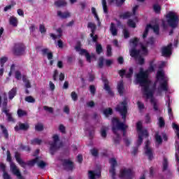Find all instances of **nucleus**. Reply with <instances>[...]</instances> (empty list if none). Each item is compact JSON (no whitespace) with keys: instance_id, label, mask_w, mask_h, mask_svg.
<instances>
[{"instance_id":"30","label":"nucleus","mask_w":179,"mask_h":179,"mask_svg":"<svg viewBox=\"0 0 179 179\" xmlns=\"http://www.w3.org/2000/svg\"><path fill=\"white\" fill-rule=\"evenodd\" d=\"M57 16H59V17L61 19H66L70 17L71 14L68 12L62 13L61 11H57Z\"/></svg>"},{"instance_id":"21","label":"nucleus","mask_w":179,"mask_h":179,"mask_svg":"<svg viewBox=\"0 0 179 179\" xmlns=\"http://www.w3.org/2000/svg\"><path fill=\"white\" fill-rule=\"evenodd\" d=\"M117 89L120 96H124V90H125V88L124 87L123 80H121L117 83Z\"/></svg>"},{"instance_id":"52","label":"nucleus","mask_w":179,"mask_h":179,"mask_svg":"<svg viewBox=\"0 0 179 179\" xmlns=\"http://www.w3.org/2000/svg\"><path fill=\"white\" fill-rule=\"evenodd\" d=\"M153 10L155 13H160V10H162V7L159 4H155L153 6Z\"/></svg>"},{"instance_id":"62","label":"nucleus","mask_w":179,"mask_h":179,"mask_svg":"<svg viewBox=\"0 0 179 179\" xmlns=\"http://www.w3.org/2000/svg\"><path fill=\"white\" fill-rule=\"evenodd\" d=\"M130 43L133 44L134 47H136V45H138V43H139V39L138 38H134L130 40Z\"/></svg>"},{"instance_id":"8","label":"nucleus","mask_w":179,"mask_h":179,"mask_svg":"<svg viewBox=\"0 0 179 179\" xmlns=\"http://www.w3.org/2000/svg\"><path fill=\"white\" fill-rule=\"evenodd\" d=\"M25 51L26 45L22 43H15L12 49V52L15 57H22Z\"/></svg>"},{"instance_id":"3","label":"nucleus","mask_w":179,"mask_h":179,"mask_svg":"<svg viewBox=\"0 0 179 179\" xmlns=\"http://www.w3.org/2000/svg\"><path fill=\"white\" fill-rule=\"evenodd\" d=\"M0 107H2L1 111L6 114L8 121L9 122H15V119L12 117V113H9V109H8V95L6 92L3 94V101L2 96L0 95Z\"/></svg>"},{"instance_id":"29","label":"nucleus","mask_w":179,"mask_h":179,"mask_svg":"<svg viewBox=\"0 0 179 179\" xmlns=\"http://www.w3.org/2000/svg\"><path fill=\"white\" fill-rule=\"evenodd\" d=\"M152 27V24H148L145 27V31L142 35L143 40H145L146 37H148V35L149 34V30Z\"/></svg>"},{"instance_id":"56","label":"nucleus","mask_w":179,"mask_h":179,"mask_svg":"<svg viewBox=\"0 0 179 179\" xmlns=\"http://www.w3.org/2000/svg\"><path fill=\"white\" fill-rule=\"evenodd\" d=\"M25 101L27 103H36V99L31 96H28L25 97Z\"/></svg>"},{"instance_id":"47","label":"nucleus","mask_w":179,"mask_h":179,"mask_svg":"<svg viewBox=\"0 0 179 179\" xmlns=\"http://www.w3.org/2000/svg\"><path fill=\"white\" fill-rule=\"evenodd\" d=\"M132 75H134V68L130 67V68L129 69V72L125 74V77H126L127 79H129V78H132Z\"/></svg>"},{"instance_id":"49","label":"nucleus","mask_w":179,"mask_h":179,"mask_svg":"<svg viewBox=\"0 0 179 179\" xmlns=\"http://www.w3.org/2000/svg\"><path fill=\"white\" fill-rule=\"evenodd\" d=\"M106 55L107 57H111V55H113V52H112V48H111V45H108L106 46Z\"/></svg>"},{"instance_id":"53","label":"nucleus","mask_w":179,"mask_h":179,"mask_svg":"<svg viewBox=\"0 0 179 179\" xmlns=\"http://www.w3.org/2000/svg\"><path fill=\"white\" fill-rule=\"evenodd\" d=\"M20 148L21 150H24L25 152H30L31 150V148L29 145H24L23 144H21Z\"/></svg>"},{"instance_id":"60","label":"nucleus","mask_w":179,"mask_h":179,"mask_svg":"<svg viewBox=\"0 0 179 179\" xmlns=\"http://www.w3.org/2000/svg\"><path fill=\"white\" fill-rule=\"evenodd\" d=\"M90 92L92 96H94L96 94V87L93 85H90Z\"/></svg>"},{"instance_id":"32","label":"nucleus","mask_w":179,"mask_h":179,"mask_svg":"<svg viewBox=\"0 0 179 179\" xmlns=\"http://www.w3.org/2000/svg\"><path fill=\"white\" fill-rule=\"evenodd\" d=\"M9 23L11 24V26L16 27L17 26V18L14 16L10 17Z\"/></svg>"},{"instance_id":"18","label":"nucleus","mask_w":179,"mask_h":179,"mask_svg":"<svg viewBox=\"0 0 179 179\" xmlns=\"http://www.w3.org/2000/svg\"><path fill=\"white\" fill-rule=\"evenodd\" d=\"M120 178H124V177H126V178H132V170L131 169H124L120 172Z\"/></svg>"},{"instance_id":"55","label":"nucleus","mask_w":179,"mask_h":179,"mask_svg":"<svg viewBox=\"0 0 179 179\" xmlns=\"http://www.w3.org/2000/svg\"><path fill=\"white\" fill-rule=\"evenodd\" d=\"M39 31L41 34L47 33V29H45V26L44 24L39 25Z\"/></svg>"},{"instance_id":"59","label":"nucleus","mask_w":179,"mask_h":179,"mask_svg":"<svg viewBox=\"0 0 179 179\" xmlns=\"http://www.w3.org/2000/svg\"><path fill=\"white\" fill-rule=\"evenodd\" d=\"M128 26L129 27H132L133 29H135L136 27V23H135L132 20L129 19L127 22Z\"/></svg>"},{"instance_id":"1","label":"nucleus","mask_w":179,"mask_h":179,"mask_svg":"<svg viewBox=\"0 0 179 179\" xmlns=\"http://www.w3.org/2000/svg\"><path fill=\"white\" fill-rule=\"evenodd\" d=\"M148 71H141L139 73L136 75V82L140 84V86L144 87L143 91L145 96H146L147 99H151L150 103L153 105L155 111H157V110H159V106H157V103L155 101V98H153V93L155 92L156 87H154L153 90H150V88H149V80H148Z\"/></svg>"},{"instance_id":"25","label":"nucleus","mask_w":179,"mask_h":179,"mask_svg":"<svg viewBox=\"0 0 179 179\" xmlns=\"http://www.w3.org/2000/svg\"><path fill=\"white\" fill-rule=\"evenodd\" d=\"M110 31L112 36H117L118 34V30L117 29V27H115V24H114V22L110 23Z\"/></svg>"},{"instance_id":"64","label":"nucleus","mask_w":179,"mask_h":179,"mask_svg":"<svg viewBox=\"0 0 179 179\" xmlns=\"http://www.w3.org/2000/svg\"><path fill=\"white\" fill-rule=\"evenodd\" d=\"M15 79H17V80H20V79H22V73H20V71H15Z\"/></svg>"},{"instance_id":"20","label":"nucleus","mask_w":179,"mask_h":179,"mask_svg":"<svg viewBox=\"0 0 179 179\" xmlns=\"http://www.w3.org/2000/svg\"><path fill=\"white\" fill-rule=\"evenodd\" d=\"M61 148L60 145H58L57 143H50V155H55V152Z\"/></svg>"},{"instance_id":"6","label":"nucleus","mask_w":179,"mask_h":179,"mask_svg":"<svg viewBox=\"0 0 179 179\" xmlns=\"http://www.w3.org/2000/svg\"><path fill=\"white\" fill-rule=\"evenodd\" d=\"M6 160L7 162H8V163H10V167L13 174H14V176H16L18 179H23V176H22L20 171L17 169L16 164L12 162V155L10 154V151L9 150H7Z\"/></svg>"},{"instance_id":"54","label":"nucleus","mask_w":179,"mask_h":179,"mask_svg":"<svg viewBox=\"0 0 179 179\" xmlns=\"http://www.w3.org/2000/svg\"><path fill=\"white\" fill-rule=\"evenodd\" d=\"M101 136L102 138H103V139L107 138V129L106 128L101 129Z\"/></svg>"},{"instance_id":"57","label":"nucleus","mask_w":179,"mask_h":179,"mask_svg":"<svg viewBox=\"0 0 179 179\" xmlns=\"http://www.w3.org/2000/svg\"><path fill=\"white\" fill-rule=\"evenodd\" d=\"M147 45H153L155 44V38L153 36L148 38V41L145 42Z\"/></svg>"},{"instance_id":"58","label":"nucleus","mask_w":179,"mask_h":179,"mask_svg":"<svg viewBox=\"0 0 179 179\" xmlns=\"http://www.w3.org/2000/svg\"><path fill=\"white\" fill-rule=\"evenodd\" d=\"M99 68L101 69L103 66H104V57H101L99 59Z\"/></svg>"},{"instance_id":"4","label":"nucleus","mask_w":179,"mask_h":179,"mask_svg":"<svg viewBox=\"0 0 179 179\" xmlns=\"http://www.w3.org/2000/svg\"><path fill=\"white\" fill-rule=\"evenodd\" d=\"M127 128H128V125L125 124L124 122H121L118 118H112V131L113 134H117L118 131H122L123 136H126Z\"/></svg>"},{"instance_id":"24","label":"nucleus","mask_w":179,"mask_h":179,"mask_svg":"<svg viewBox=\"0 0 179 179\" xmlns=\"http://www.w3.org/2000/svg\"><path fill=\"white\" fill-rule=\"evenodd\" d=\"M17 93V89L16 87H13L8 92V99L9 100H13L15 96H16Z\"/></svg>"},{"instance_id":"14","label":"nucleus","mask_w":179,"mask_h":179,"mask_svg":"<svg viewBox=\"0 0 179 179\" xmlns=\"http://www.w3.org/2000/svg\"><path fill=\"white\" fill-rule=\"evenodd\" d=\"M173 43H169L167 46L163 47L162 50V57H170L173 52Z\"/></svg>"},{"instance_id":"17","label":"nucleus","mask_w":179,"mask_h":179,"mask_svg":"<svg viewBox=\"0 0 179 179\" xmlns=\"http://www.w3.org/2000/svg\"><path fill=\"white\" fill-rule=\"evenodd\" d=\"M30 124L29 123H20L19 126L15 127V131H29Z\"/></svg>"},{"instance_id":"50","label":"nucleus","mask_w":179,"mask_h":179,"mask_svg":"<svg viewBox=\"0 0 179 179\" xmlns=\"http://www.w3.org/2000/svg\"><path fill=\"white\" fill-rule=\"evenodd\" d=\"M143 136L145 135L143 134H138V138L137 140V146L139 147L141 145H142V142H143Z\"/></svg>"},{"instance_id":"48","label":"nucleus","mask_w":179,"mask_h":179,"mask_svg":"<svg viewBox=\"0 0 179 179\" xmlns=\"http://www.w3.org/2000/svg\"><path fill=\"white\" fill-rule=\"evenodd\" d=\"M44 130V125L43 124H38L35 125V131H38V132H41V131Z\"/></svg>"},{"instance_id":"27","label":"nucleus","mask_w":179,"mask_h":179,"mask_svg":"<svg viewBox=\"0 0 179 179\" xmlns=\"http://www.w3.org/2000/svg\"><path fill=\"white\" fill-rule=\"evenodd\" d=\"M57 33H59L58 35H55L54 34H50V37H52V38L53 40H57V38H61V37H62V29L61 28H58L57 29Z\"/></svg>"},{"instance_id":"51","label":"nucleus","mask_w":179,"mask_h":179,"mask_svg":"<svg viewBox=\"0 0 179 179\" xmlns=\"http://www.w3.org/2000/svg\"><path fill=\"white\" fill-rule=\"evenodd\" d=\"M166 125V122H164V119L162 117H159V128H164Z\"/></svg>"},{"instance_id":"36","label":"nucleus","mask_w":179,"mask_h":179,"mask_svg":"<svg viewBox=\"0 0 179 179\" xmlns=\"http://www.w3.org/2000/svg\"><path fill=\"white\" fill-rule=\"evenodd\" d=\"M132 16V13L127 11L120 15V19H129Z\"/></svg>"},{"instance_id":"38","label":"nucleus","mask_w":179,"mask_h":179,"mask_svg":"<svg viewBox=\"0 0 179 179\" xmlns=\"http://www.w3.org/2000/svg\"><path fill=\"white\" fill-rule=\"evenodd\" d=\"M55 5L57 8H61V6H65V5H66V2L64 0H58L55 2Z\"/></svg>"},{"instance_id":"43","label":"nucleus","mask_w":179,"mask_h":179,"mask_svg":"<svg viewBox=\"0 0 179 179\" xmlns=\"http://www.w3.org/2000/svg\"><path fill=\"white\" fill-rule=\"evenodd\" d=\"M92 13L94 15L95 19H96L97 22H100V18L99 17V15L97 14V11L96 10V8L92 7L91 8Z\"/></svg>"},{"instance_id":"35","label":"nucleus","mask_w":179,"mask_h":179,"mask_svg":"<svg viewBox=\"0 0 179 179\" xmlns=\"http://www.w3.org/2000/svg\"><path fill=\"white\" fill-rule=\"evenodd\" d=\"M150 29H152L154 33H155V34H157V36H159V34H160V27H159V24H156L153 26L151 25Z\"/></svg>"},{"instance_id":"22","label":"nucleus","mask_w":179,"mask_h":179,"mask_svg":"<svg viewBox=\"0 0 179 179\" xmlns=\"http://www.w3.org/2000/svg\"><path fill=\"white\" fill-rule=\"evenodd\" d=\"M87 28L91 29V34L90 36H93L94 35H96V29H97V27L96 26V24L93 22H88L87 24Z\"/></svg>"},{"instance_id":"34","label":"nucleus","mask_w":179,"mask_h":179,"mask_svg":"<svg viewBox=\"0 0 179 179\" xmlns=\"http://www.w3.org/2000/svg\"><path fill=\"white\" fill-rule=\"evenodd\" d=\"M22 81L24 82V83H25L26 89H30L31 87V84L30 83V81L27 79L26 76H22Z\"/></svg>"},{"instance_id":"19","label":"nucleus","mask_w":179,"mask_h":179,"mask_svg":"<svg viewBox=\"0 0 179 179\" xmlns=\"http://www.w3.org/2000/svg\"><path fill=\"white\" fill-rule=\"evenodd\" d=\"M0 169L3 171V179H12V177L9 173L6 172V165L3 163L0 164Z\"/></svg>"},{"instance_id":"40","label":"nucleus","mask_w":179,"mask_h":179,"mask_svg":"<svg viewBox=\"0 0 179 179\" xmlns=\"http://www.w3.org/2000/svg\"><path fill=\"white\" fill-rule=\"evenodd\" d=\"M43 140L38 138L31 140V145H41Z\"/></svg>"},{"instance_id":"7","label":"nucleus","mask_w":179,"mask_h":179,"mask_svg":"<svg viewBox=\"0 0 179 179\" xmlns=\"http://www.w3.org/2000/svg\"><path fill=\"white\" fill-rule=\"evenodd\" d=\"M156 78L157 80H162L159 84V88L161 90L168 92L169 86L167 85V83H169V79L164 77V72H163V70H159L157 72Z\"/></svg>"},{"instance_id":"2","label":"nucleus","mask_w":179,"mask_h":179,"mask_svg":"<svg viewBox=\"0 0 179 179\" xmlns=\"http://www.w3.org/2000/svg\"><path fill=\"white\" fill-rule=\"evenodd\" d=\"M15 159L16 162L21 166V167H23V169H26V166H29L30 167H33L36 163H37L38 166L40 167V169H44L45 166H47V164L44 161H40V157H36L35 159L32 160L28 161L27 163L22 159L20 157V153L19 152H15Z\"/></svg>"},{"instance_id":"9","label":"nucleus","mask_w":179,"mask_h":179,"mask_svg":"<svg viewBox=\"0 0 179 179\" xmlns=\"http://www.w3.org/2000/svg\"><path fill=\"white\" fill-rule=\"evenodd\" d=\"M62 164L64 170L66 171H73L75 169V163H73L71 159H63Z\"/></svg>"},{"instance_id":"13","label":"nucleus","mask_w":179,"mask_h":179,"mask_svg":"<svg viewBox=\"0 0 179 179\" xmlns=\"http://www.w3.org/2000/svg\"><path fill=\"white\" fill-rule=\"evenodd\" d=\"M150 145V141L148 139L145 142V146L144 149H145V154L146 155V156H148V160L152 161L153 160V150H152V148L149 147Z\"/></svg>"},{"instance_id":"12","label":"nucleus","mask_w":179,"mask_h":179,"mask_svg":"<svg viewBox=\"0 0 179 179\" xmlns=\"http://www.w3.org/2000/svg\"><path fill=\"white\" fill-rule=\"evenodd\" d=\"M115 110L120 114L122 113H128V103L127 101H123L117 105Z\"/></svg>"},{"instance_id":"26","label":"nucleus","mask_w":179,"mask_h":179,"mask_svg":"<svg viewBox=\"0 0 179 179\" xmlns=\"http://www.w3.org/2000/svg\"><path fill=\"white\" fill-rule=\"evenodd\" d=\"M0 128L2 131V134L5 139H9V133L8 132V129L3 124H0Z\"/></svg>"},{"instance_id":"11","label":"nucleus","mask_w":179,"mask_h":179,"mask_svg":"<svg viewBox=\"0 0 179 179\" xmlns=\"http://www.w3.org/2000/svg\"><path fill=\"white\" fill-rule=\"evenodd\" d=\"M109 163L110 164L109 173L111 175L112 179H115V176H116L115 167L118 166V163L117 162V159H115V158H110L109 159Z\"/></svg>"},{"instance_id":"5","label":"nucleus","mask_w":179,"mask_h":179,"mask_svg":"<svg viewBox=\"0 0 179 179\" xmlns=\"http://www.w3.org/2000/svg\"><path fill=\"white\" fill-rule=\"evenodd\" d=\"M166 18L167 20V23L170 27L172 29H177L178 27L179 24V17L176 14V13L173 11H169L166 15Z\"/></svg>"},{"instance_id":"37","label":"nucleus","mask_w":179,"mask_h":179,"mask_svg":"<svg viewBox=\"0 0 179 179\" xmlns=\"http://www.w3.org/2000/svg\"><path fill=\"white\" fill-rule=\"evenodd\" d=\"M127 0H111L110 2L115 3L116 6H117V8H121V6H122V5H124V3Z\"/></svg>"},{"instance_id":"31","label":"nucleus","mask_w":179,"mask_h":179,"mask_svg":"<svg viewBox=\"0 0 179 179\" xmlns=\"http://www.w3.org/2000/svg\"><path fill=\"white\" fill-rule=\"evenodd\" d=\"M101 173H95L94 171H88V177L90 179H96V177H100Z\"/></svg>"},{"instance_id":"28","label":"nucleus","mask_w":179,"mask_h":179,"mask_svg":"<svg viewBox=\"0 0 179 179\" xmlns=\"http://www.w3.org/2000/svg\"><path fill=\"white\" fill-rule=\"evenodd\" d=\"M141 54V50H136L135 48L131 49L130 51V55L132 57V58H138Z\"/></svg>"},{"instance_id":"46","label":"nucleus","mask_w":179,"mask_h":179,"mask_svg":"<svg viewBox=\"0 0 179 179\" xmlns=\"http://www.w3.org/2000/svg\"><path fill=\"white\" fill-rule=\"evenodd\" d=\"M17 115L18 117H26L27 115V112L26 110L18 109L17 110Z\"/></svg>"},{"instance_id":"16","label":"nucleus","mask_w":179,"mask_h":179,"mask_svg":"<svg viewBox=\"0 0 179 179\" xmlns=\"http://www.w3.org/2000/svg\"><path fill=\"white\" fill-rule=\"evenodd\" d=\"M102 81L103 83V89L104 90H106L108 93V94H109V96H114V92H113V91L111 90V87H110V85H109V82L108 80H107V78H103Z\"/></svg>"},{"instance_id":"15","label":"nucleus","mask_w":179,"mask_h":179,"mask_svg":"<svg viewBox=\"0 0 179 179\" xmlns=\"http://www.w3.org/2000/svg\"><path fill=\"white\" fill-rule=\"evenodd\" d=\"M136 129L138 132H140V134L144 135L145 138H149V133L148 132V130H143V127H142V122L139 121L136 123Z\"/></svg>"},{"instance_id":"42","label":"nucleus","mask_w":179,"mask_h":179,"mask_svg":"<svg viewBox=\"0 0 179 179\" xmlns=\"http://www.w3.org/2000/svg\"><path fill=\"white\" fill-rule=\"evenodd\" d=\"M102 6L103 9V13H108V7L107 6V0H102Z\"/></svg>"},{"instance_id":"10","label":"nucleus","mask_w":179,"mask_h":179,"mask_svg":"<svg viewBox=\"0 0 179 179\" xmlns=\"http://www.w3.org/2000/svg\"><path fill=\"white\" fill-rule=\"evenodd\" d=\"M75 49L77 51H80V55H85L87 62H89L90 64V62H92V59L94 58V55H90V53H89L87 52V50H86V49H80V45H78L76 46Z\"/></svg>"},{"instance_id":"63","label":"nucleus","mask_w":179,"mask_h":179,"mask_svg":"<svg viewBox=\"0 0 179 179\" xmlns=\"http://www.w3.org/2000/svg\"><path fill=\"white\" fill-rule=\"evenodd\" d=\"M91 37V38L92 39V43H95L96 44H97V41H99V35L96 34V35H92L90 36Z\"/></svg>"},{"instance_id":"33","label":"nucleus","mask_w":179,"mask_h":179,"mask_svg":"<svg viewBox=\"0 0 179 179\" xmlns=\"http://www.w3.org/2000/svg\"><path fill=\"white\" fill-rule=\"evenodd\" d=\"M162 171H166L169 169V160L166 157H164V161L162 162Z\"/></svg>"},{"instance_id":"41","label":"nucleus","mask_w":179,"mask_h":179,"mask_svg":"<svg viewBox=\"0 0 179 179\" xmlns=\"http://www.w3.org/2000/svg\"><path fill=\"white\" fill-rule=\"evenodd\" d=\"M103 114L106 117H108L109 115H113V108H108L103 110Z\"/></svg>"},{"instance_id":"45","label":"nucleus","mask_w":179,"mask_h":179,"mask_svg":"<svg viewBox=\"0 0 179 179\" xmlns=\"http://www.w3.org/2000/svg\"><path fill=\"white\" fill-rule=\"evenodd\" d=\"M114 134L116 136V137L113 138L115 145H120V141H121V137L120 136V134H118V132Z\"/></svg>"},{"instance_id":"23","label":"nucleus","mask_w":179,"mask_h":179,"mask_svg":"<svg viewBox=\"0 0 179 179\" xmlns=\"http://www.w3.org/2000/svg\"><path fill=\"white\" fill-rule=\"evenodd\" d=\"M41 51H42L43 55H47L48 59H49L50 61L52 59L54 55H52V52H48L49 51L48 48H44Z\"/></svg>"},{"instance_id":"61","label":"nucleus","mask_w":179,"mask_h":179,"mask_svg":"<svg viewBox=\"0 0 179 179\" xmlns=\"http://www.w3.org/2000/svg\"><path fill=\"white\" fill-rule=\"evenodd\" d=\"M8 61V57H3L0 59V64L1 67L3 68V66L5 65V63Z\"/></svg>"},{"instance_id":"44","label":"nucleus","mask_w":179,"mask_h":179,"mask_svg":"<svg viewBox=\"0 0 179 179\" xmlns=\"http://www.w3.org/2000/svg\"><path fill=\"white\" fill-rule=\"evenodd\" d=\"M96 52L98 55H100L103 52V46H101V44L96 43Z\"/></svg>"},{"instance_id":"39","label":"nucleus","mask_w":179,"mask_h":179,"mask_svg":"<svg viewBox=\"0 0 179 179\" xmlns=\"http://www.w3.org/2000/svg\"><path fill=\"white\" fill-rule=\"evenodd\" d=\"M155 141L158 145L163 143V138H162V136L159 135V133L155 134Z\"/></svg>"}]
</instances>
